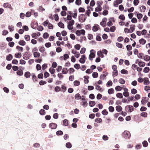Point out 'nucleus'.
Segmentation results:
<instances>
[{"instance_id": "obj_36", "label": "nucleus", "mask_w": 150, "mask_h": 150, "mask_svg": "<svg viewBox=\"0 0 150 150\" xmlns=\"http://www.w3.org/2000/svg\"><path fill=\"white\" fill-rule=\"evenodd\" d=\"M102 114L104 115H106L108 114V112L107 110L105 109L101 112Z\"/></svg>"}, {"instance_id": "obj_3", "label": "nucleus", "mask_w": 150, "mask_h": 150, "mask_svg": "<svg viewBox=\"0 0 150 150\" xmlns=\"http://www.w3.org/2000/svg\"><path fill=\"white\" fill-rule=\"evenodd\" d=\"M127 107H128V111L130 112H132V111L134 110V108H133L132 105H129L125 106V109L126 111V108Z\"/></svg>"}, {"instance_id": "obj_37", "label": "nucleus", "mask_w": 150, "mask_h": 150, "mask_svg": "<svg viewBox=\"0 0 150 150\" xmlns=\"http://www.w3.org/2000/svg\"><path fill=\"white\" fill-rule=\"evenodd\" d=\"M92 76L93 78H96L98 77V74L97 72H94L92 73Z\"/></svg>"}, {"instance_id": "obj_12", "label": "nucleus", "mask_w": 150, "mask_h": 150, "mask_svg": "<svg viewBox=\"0 0 150 150\" xmlns=\"http://www.w3.org/2000/svg\"><path fill=\"white\" fill-rule=\"evenodd\" d=\"M97 55L99 57H100L101 58H103L104 57L102 52L101 50H99L97 52Z\"/></svg>"}, {"instance_id": "obj_19", "label": "nucleus", "mask_w": 150, "mask_h": 150, "mask_svg": "<svg viewBox=\"0 0 150 150\" xmlns=\"http://www.w3.org/2000/svg\"><path fill=\"white\" fill-rule=\"evenodd\" d=\"M24 76L27 78L30 77L31 74L29 71H26L24 74Z\"/></svg>"}, {"instance_id": "obj_55", "label": "nucleus", "mask_w": 150, "mask_h": 150, "mask_svg": "<svg viewBox=\"0 0 150 150\" xmlns=\"http://www.w3.org/2000/svg\"><path fill=\"white\" fill-rule=\"evenodd\" d=\"M118 18L119 19L122 20V21L124 20L125 19V17L123 14H121L119 16Z\"/></svg>"}, {"instance_id": "obj_15", "label": "nucleus", "mask_w": 150, "mask_h": 150, "mask_svg": "<svg viewBox=\"0 0 150 150\" xmlns=\"http://www.w3.org/2000/svg\"><path fill=\"white\" fill-rule=\"evenodd\" d=\"M75 98L77 100L81 99V96L79 93H76L74 96Z\"/></svg>"}, {"instance_id": "obj_30", "label": "nucleus", "mask_w": 150, "mask_h": 150, "mask_svg": "<svg viewBox=\"0 0 150 150\" xmlns=\"http://www.w3.org/2000/svg\"><path fill=\"white\" fill-rule=\"evenodd\" d=\"M68 71L67 68H64L62 69V73L63 74H66L68 72Z\"/></svg>"}, {"instance_id": "obj_32", "label": "nucleus", "mask_w": 150, "mask_h": 150, "mask_svg": "<svg viewBox=\"0 0 150 150\" xmlns=\"http://www.w3.org/2000/svg\"><path fill=\"white\" fill-rule=\"evenodd\" d=\"M122 94L121 93H118L116 94V96L117 98H123V96Z\"/></svg>"}, {"instance_id": "obj_40", "label": "nucleus", "mask_w": 150, "mask_h": 150, "mask_svg": "<svg viewBox=\"0 0 150 150\" xmlns=\"http://www.w3.org/2000/svg\"><path fill=\"white\" fill-rule=\"evenodd\" d=\"M121 73L122 74H127L128 72V71L125 69H122L121 70Z\"/></svg>"}, {"instance_id": "obj_41", "label": "nucleus", "mask_w": 150, "mask_h": 150, "mask_svg": "<svg viewBox=\"0 0 150 150\" xmlns=\"http://www.w3.org/2000/svg\"><path fill=\"white\" fill-rule=\"evenodd\" d=\"M32 74V76L33 80V81L35 80L36 81H37L38 79L37 78L36 76L35 75V74L33 73Z\"/></svg>"}, {"instance_id": "obj_28", "label": "nucleus", "mask_w": 150, "mask_h": 150, "mask_svg": "<svg viewBox=\"0 0 150 150\" xmlns=\"http://www.w3.org/2000/svg\"><path fill=\"white\" fill-rule=\"evenodd\" d=\"M108 92L109 94L110 95L114 93V90L112 88H110L108 90Z\"/></svg>"}, {"instance_id": "obj_46", "label": "nucleus", "mask_w": 150, "mask_h": 150, "mask_svg": "<svg viewBox=\"0 0 150 150\" xmlns=\"http://www.w3.org/2000/svg\"><path fill=\"white\" fill-rule=\"evenodd\" d=\"M54 91L56 92H58L61 91V88L59 86H56L55 87Z\"/></svg>"}, {"instance_id": "obj_24", "label": "nucleus", "mask_w": 150, "mask_h": 150, "mask_svg": "<svg viewBox=\"0 0 150 150\" xmlns=\"http://www.w3.org/2000/svg\"><path fill=\"white\" fill-rule=\"evenodd\" d=\"M66 147L68 149H70L72 147V144L70 142H68L66 144Z\"/></svg>"}, {"instance_id": "obj_44", "label": "nucleus", "mask_w": 150, "mask_h": 150, "mask_svg": "<svg viewBox=\"0 0 150 150\" xmlns=\"http://www.w3.org/2000/svg\"><path fill=\"white\" fill-rule=\"evenodd\" d=\"M54 20L55 21H58L59 18L57 13H55L54 15Z\"/></svg>"}, {"instance_id": "obj_20", "label": "nucleus", "mask_w": 150, "mask_h": 150, "mask_svg": "<svg viewBox=\"0 0 150 150\" xmlns=\"http://www.w3.org/2000/svg\"><path fill=\"white\" fill-rule=\"evenodd\" d=\"M83 16H85V14H81L79 15L78 18L80 22H82V21L83 20Z\"/></svg>"}, {"instance_id": "obj_26", "label": "nucleus", "mask_w": 150, "mask_h": 150, "mask_svg": "<svg viewBox=\"0 0 150 150\" xmlns=\"http://www.w3.org/2000/svg\"><path fill=\"white\" fill-rule=\"evenodd\" d=\"M49 36V35L47 32L45 33L43 35V37L45 39H47Z\"/></svg>"}, {"instance_id": "obj_60", "label": "nucleus", "mask_w": 150, "mask_h": 150, "mask_svg": "<svg viewBox=\"0 0 150 150\" xmlns=\"http://www.w3.org/2000/svg\"><path fill=\"white\" fill-rule=\"evenodd\" d=\"M49 71L51 74H53L55 71V70L54 68H50L49 69Z\"/></svg>"}, {"instance_id": "obj_42", "label": "nucleus", "mask_w": 150, "mask_h": 150, "mask_svg": "<svg viewBox=\"0 0 150 150\" xmlns=\"http://www.w3.org/2000/svg\"><path fill=\"white\" fill-rule=\"evenodd\" d=\"M108 73L106 72V74H101L100 76V79H104L105 78H106V76L108 75Z\"/></svg>"}, {"instance_id": "obj_33", "label": "nucleus", "mask_w": 150, "mask_h": 150, "mask_svg": "<svg viewBox=\"0 0 150 150\" xmlns=\"http://www.w3.org/2000/svg\"><path fill=\"white\" fill-rule=\"evenodd\" d=\"M21 52H18L15 54V57L17 58H19L21 57Z\"/></svg>"}, {"instance_id": "obj_16", "label": "nucleus", "mask_w": 150, "mask_h": 150, "mask_svg": "<svg viewBox=\"0 0 150 150\" xmlns=\"http://www.w3.org/2000/svg\"><path fill=\"white\" fill-rule=\"evenodd\" d=\"M18 44L22 46H24L26 44V42L23 40H20L18 42Z\"/></svg>"}, {"instance_id": "obj_4", "label": "nucleus", "mask_w": 150, "mask_h": 150, "mask_svg": "<svg viewBox=\"0 0 150 150\" xmlns=\"http://www.w3.org/2000/svg\"><path fill=\"white\" fill-rule=\"evenodd\" d=\"M86 57L85 55H83L81 56V57L79 60V62L81 64H84L85 61Z\"/></svg>"}, {"instance_id": "obj_52", "label": "nucleus", "mask_w": 150, "mask_h": 150, "mask_svg": "<svg viewBox=\"0 0 150 150\" xmlns=\"http://www.w3.org/2000/svg\"><path fill=\"white\" fill-rule=\"evenodd\" d=\"M25 39L27 41H29L30 40V37L29 35H26L24 36Z\"/></svg>"}, {"instance_id": "obj_14", "label": "nucleus", "mask_w": 150, "mask_h": 150, "mask_svg": "<svg viewBox=\"0 0 150 150\" xmlns=\"http://www.w3.org/2000/svg\"><path fill=\"white\" fill-rule=\"evenodd\" d=\"M122 108L120 105H117L116 107V110L118 112H121L122 110Z\"/></svg>"}, {"instance_id": "obj_8", "label": "nucleus", "mask_w": 150, "mask_h": 150, "mask_svg": "<svg viewBox=\"0 0 150 150\" xmlns=\"http://www.w3.org/2000/svg\"><path fill=\"white\" fill-rule=\"evenodd\" d=\"M84 79V83L85 84H86L89 82L88 79L89 77L88 76H84L83 77Z\"/></svg>"}, {"instance_id": "obj_9", "label": "nucleus", "mask_w": 150, "mask_h": 150, "mask_svg": "<svg viewBox=\"0 0 150 150\" xmlns=\"http://www.w3.org/2000/svg\"><path fill=\"white\" fill-rule=\"evenodd\" d=\"M13 58V55L11 54H9L6 56V59L8 61H11Z\"/></svg>"}, {"instance_id": "obj_63", "label": "nucleus", "mask_w": 150, "mask_h": 150, "mask_svg": "<svg viewBox=\"0 0 150 150\" xmlns=\"http://www.w3.org/2000/svg\"><path fill=\"white\" fill-rule=\"evenodd\" d=\"M64 58L63 60H65L69 58V55L68 54H65L63 55Z\"/></svg>"}, {"instance_id": "obj_11", "label": "nucleus", "mask_w": 150, "mask_h": 150, "mask_svg": "<svg viewBox=\"0 0 150 150\" xmlns=\"http://www.w3.org/2000/svg\"><path fill=\"white\" fill-rule=\"evenodd\" d=\"M23 71L21 69H19L16 72L17 75L19 76H22L23 74Z\"/></svg>"}, {"instance_id": "obj_18", "label": "nucleus", "mask_w": 150, "mask_h": 150, "mask_svg": "<svg viewBox=\"0 0 150 150\" xmlns=\"http://www.w3.org/2000/svg\"><path fill=\"white\" fill-rule=\"evenodd\" d=\"M33 55L35 58H38L40 56V54L38 52H33Z\"/></svg>"}, {"instance_id": "obj_48", "label": "nucleus", "mask_w": 150, "mask_h": 150, "mask_svg": "<svg viewBox=\"0 0 150 150\" xmlns=\"http://www.w3.org/2000/svg\"><path fill=\"white\" fill-rule=\"evenodd\" d=\"M131 93L132 94H135L137 93V91L136 89L133 88L131 90Z\"/></svg>"}, {"instance_id": "obj_39", "label": "nucleus", "mask_w": 150, "mask_h": 150, "mask_svg": "<svg viewBox=\"0 0 150 150\" xmlns=\"http://www.w3.org/2000/svg\"><path fill=\"white\" fill-rule=\"evenodd\" d=\"M63 124L64 126H67L69 124L68 120L66 119L63 120Z\"/></svg>"}, {"instance_id": "obj_45", "label": "nucleus", "mask_w": 150, "mask_h": 150, "mask_svg": "<svg viewBox=\"0 0 150 150\" xmlns=\"http://www.w3.org/2000/svg\"><path fill=\"white\" fill-rule=\"evenodd\" d=\"M126 47L127 51H129L132 49V46L130 45H128L126 46Z\"/></svg>"}, {"instance_id": "obj_29", "label": "nucleus", "mask_w": 150, "mask_h": 150, "mask_svg": "<svg viewBox=\"0 0 150 150\" xmlns=\"http://www.w3.org/2000/svg\"><path fill=\"white\" fill-rule=\"evenodd\" d=\"M142 144H143V146L144 147H147L148 145V142L146 140L143 141L142 142Z\"/></svg>"}, {"instance_id": "obj_31", "label": "nucleus", "mask_w": 150, "mask_h": 150, "mask_svg": "<svg viewBox=\"0 0 150 150\" xmlns=\"http://www.w3.org/2000/svg\"><path fill=\"white\" fill-rule=\"evenodd\" d=\"M102 8L101 7L97 6L95 8V11L96 12H98L102 11Z\"/></svg>"}, {"instance_id": "obj_7", "label": "nucleus", "mask_w": 150, "mask_h": 150, "mask_svg": "<svg viewBox=\"0 0 150 150\" xmlns=\"http://www.w3.org/2000/svg\"><path fill=\"white\" fill-rule=\"evenodd\" d=\"M144 84L145 85H149L150 83V81L147 77L144 78Z\"/></svg>"}, {"instance_id": "obj_17", "label": "nucleus", "mask_w": 150, "mask_h": 150, "mask_svg": "<svg viewBox=\"0 0 150 150\" xmlns=\"http://www.w3.org/2000/svg\"><path fill=\"white\" fill-rule=\"evenodd\" d=\"M145 64V63L144 62L140 61L138 62L139 66L141 67H144Z\"/></svg>"}, {"instance_id": "obj_6", "label": "nucleus", "mask_w": 150, "mask_h": 150, "mask_svg": "<svg viewBox=\"0 0 150 150\" xmlns=\"http://www.w3.org/2000/svg\"><path fill=\"white\" fill-rule=\"evenodd\" d=\"M57 125L56 123L53 122L50 123L49 125V127L52 129H56L57 127Z\"/></svg>"}, {"instance_id": "obj_56", "label": "nucleus", "mask_w": 150, "mask_h": 150, "mask_svg": "<svg viewBox=\"0 0 150 150\" xmlns=\"http://www.w3.org/2000/svg\"><path fill=\"white\" fill-rule=\"evenodd\" d=\"M74 47L76 50H79L81 48V45L79 44H77L74 45Z\"/></svg>"}, {"instance_id": "obj_49", "label": "nucleus", "mask_w": 150, "mask_h": 150, "mask_svg": "<svg viewBox=\"0 0 150 150\" xmlns=\"http://www.w3.org/2000/svg\"><path fill=\"white\" fill-rule=\"evenodd\" d=\"M115 90L116 91H121L122 88L120 86H117L115 87Z\"/></svg>"}, {"instance_id": "obj_61", "label": "nucleus", "mask_w": 150, "mask_h": 150, "mask_svg": "<svg viewBox=\"0 0 150 150\" xmlns=\"http://www.w3.org/2000/svg\"><path fill=\"white\" fill-rule=\"evenodd\" d=\"M49 21L48 20H47L45 21H44L42 24L44 26H46L47 25L49 24Z\"/></svg>"}, {"instance_id": "obj_23", "label": "nucleus", "mask_w": 150, "mask_h": 150, "mask_svg": "<svg viewBox=\"0 0 150 150\" xmlns=\"http://www.w3.org/2000/svg\"><path fill=\"white\" fill-rule=\"evenodd\" d=\"M144 59L145 61H148L150 60V56L146 55L144 57Z\"/></svg>"}, {"instance_id": "obj_25", "label": "nucleus", "mask_w": 150, "mask_h": 150, "mask_svg": "<svg viewBox=\"0 0 150 150\" xmlns=\"http://www.w3.org/2000/svg\"><path fill=\"white\" fill-rule=\"evenodd\" d=\"M3 6L6 8H9L11 6V4L8 3H5L3 4Z\"/></svg>"}, {"instance_id": "obj_53", "label": "nucleus", "mask_w": 150, "mask_h": 150, "mask_svg": "<svg viewBox=\"0 0 150 150\" xmlns=\"http://www.w3.org/2000/svg\"><path fill=\"white\" fill-rule=\"evenodd\" d=\"M112 82L111 80L108 81L106 83V86L107 87H109L112 85Z\"/></svg>"}, {"instance_id": "obj_47", "label": "nucleus", "mask_w": 150, "mask_h": 150, "mask_svg": "<svg viewBox=\"0 0 150 150\" xmlns=\"http://www.w3.org/2000/svg\"><path fill=\"white\" fill-rule=\"evenodd\" d=\"M143 15L141 13H138L137 14V18L139 19H140L143 17Z\"/></svg>"}, {"instance_id": "obj_27", "label": "nucleus", "mask_w": 150, "mask_h": 150, "mask_svg": "<svg viewBox=\"0 0 150 150\" xmlns=\"http://www.w3.org/2000/svg\"><path fill=\"white\" fill-rule=\"evenodd\" d=\"M150 70V68L148 67H145L143 69V72L145 73H147Z\"/></svg>"}, {"instance_id": "obj_57", "label": "nucleus", "mask_w": 150, "mask_h": 150, "mask_svg": "<svg viewBox=\"0 0 150 150\" xmlns=\"http://www.w3.org/2000/svg\"><path fill=\"white\" fill-rule=\"evenodd\" d=\"M85 11V9L83 8L80 7L79 8V11L80 13H84Z\"/></svg>"}, {"instance_id": "obj_59", "label": "nucleus", "mask_w": 150, "mask_h": 150, "mask_svg": "<svg viewBox=\"0 0 150 150\" xmlns=\"http://www.w3.org/2000/svg\"><path fill=\"white\" fill-rule=\"evenodd\" d=\"M74 67L77 69H78L81 68L80 65L78 64H74Z\"/></svg>"}, {"instance_id": "obj_13", "label": "nucleus", "mask_w": 150, "mask_h": 150, "mask_svg": "<svg viewBox=\"0 0 150 150\" xmlns=\"http://www.w3.org/2000/svg\"><path fill=\"white\" fill-rule=\"evenodd\" d=\"M70 21L68 22V21H67V23L68 25H70V26H71L72 28V26L74 25L75 22L74 20L72 19Z\"/></svg>"}, {"instance_id": "obj_1", "label": "nucleus", "mask_w": 150, "mask_h": 150, "mask_svg": "<svg viewBox=\"0 0 150 150\" xmlns=\"http://www.w3.org/2000/svg\"><path fill=\"white\" fill-rule=\"evenodd\" d=\"M122 136L123 137L126 139H129L131 137V134L129 131L126 130L123 132Z\"/></svg>"}, {"instance_id": "obj_54", "label": "nucleus", "mask_w": 150, "mask_h": 150, "mask_svg": "<svg viewBox=\"0 0 150 150\" xmlns=\"http://www.w3.org/2000/svg\"><path fill=\"white\" fill-rule=\"evenodd\" d=\"M95 121L96 122L100 123L102 122V120L101 118H97L95 120Z\"/></svg>"}, {"instance_id": "obj_22", "label": "nucleus", "mask_w": 150, "mask_h": 150, "mask_svg": "<svg viewBox=\"0 0 150 150\" xmlns=\"http://www.w3.org/2000/svg\"><path fill=\"white\" fill-rule=\"evenodd\" d=\"M96 104V103L94 101H90L89 103V105L91 107L94 106Z\"/></svg>"}, {"instance_id": "obj_51", "label": "nucleus", "mask_w": 150, "mask_h": 150, "mask_svg": "<svg viewBox=\"0 0 150 150\" xmlns=\"http://www.w3.org/2000/svg\"><path fill=\"white\" fill-rule=\"evenodd\" d=\"M115 30L116 27L115 26H112L110 28V31L111 32H114Z\"/></svg>"}, {"instance_id": "obj_10", "label": "nucleus", "mask_w": 150, "mask_h": 150, "mask_svg": "<svg viewBox=\"0 0 150 150\" xmlns=\"http://www.w3.org/2000/svg\"><path fill=\"white\" fill-rule=\"evenodd\" d=\"M139 42L142 45H144L145 44L146 41L144 39L141 38L139 40Z\"/></svg>"}, {"instance_id": "obj_2", "label": "nucleus", "mask_w": 150, "mask_h": 150, "mask_svg": "<svg viewBox=\"0 0 150 150\" xmlns=\"http://www.w3.org/2000/svg\"><path fill=\"white\" fill-rule=\"evenodd\" d=\"M107 19L106 18H104L102 19V21L100 23V25L103 27H105L106 26V22Z\"/></svg>"}, {"instance_id": "obj_64", "label": "nucleus", "mask_w": 150, "mask_h": 150, "mask_svg": "<svg viewBox=\"0 0 150 150\" xmlns=\"http://www.w3.org/2000/svg\"><path fill=\"white\" fill-rule=\"evenodd\" d=\"M47 83L46 81L41 80L39 82V85L40 86L43 85Z\"/></svg>"}, {"instance_id": "obj_38", "label": "nucleus", "mask_w": 150, "mask_h": 150, "mask_svg": "<svg viewBox=\"0 0 150 150\" xmlns=\"http://www.w3.org/2000/svg\"><path fill=\"white\" fill-rule=\"evenodd\" d=\"M39 113L41 115H44L45 114L46 112L44 109H41L39 111Z\"/></svg>"}, {"instance_id": "obj_34", "label": "nucleus", "mask_w": 150, "mask_h": 150, "mask_svg": "<svg viewBox=\"0 0 150 150\" xmlns=\"http://www.w3.org/2000/svg\"><path fill=\"white\" fill-rule=\"evenodd\" d=\"M80 82L79 81L75 80L74 82V85L75 86H78L80 85Z\"/></svg>"}, {"instance_id": "obj_62", "label": "nucleus", "mask_w": 150, "mask_h": 150, "mask_svg": "<svg viewBox=\"0 0 150 150\" xmlns=\"http://www.w3.org/2000/svg\"><path fill=\"white\" fill-rule=\"evenodd\" d=\"M108 109L109 111L110 112H113L114 111V108L112 106H110L108 108Z\"/></svg>"}, {"instance_id": "obj_58", "label": "nucleus", "mask_w": 150, "mask_h": 150, "mask_svg": "<svg viewBox=\"0 0 150 150\" xmlns=\"http://www.w3.org/2000/svg\"><path fill=\"white\" fill-rule=\"evenodd\" d=\"M118 72L117 70H116L112 72V76L113 77L117 76L118 75Z\"/></svg>"}, {"instance_id": "obj_35", "label": "nucleus", "mask_w": 150, "mask_h": 150, "mask_svg": "<svg viewBox=\"0 0 150 150\" xmlns=\"http://www.w3.org/2000/svg\"><path fill=\"white\" fill-rule=\"evenodd\" d=\"M63 132L61 130H58L56 132V134L57 136L62 135L63 134Z\"/></svg>"}, {"instance_id": "obj_5", "label": "nucleus", "mask_w": 150, "mask_h": 150, "mask_svg": "<svg viewBox=\"0 0 150 150\" xmlns=\"http://www.w3.org/2000/svg\"><path fill=\"white\" fill-rule=\"evenodd\" d=\"M100 27L99 25L97 24H95L92 27V30L94 32L97 31L99 29Z\"/></svg>"}, {"instance_id": "obj_21", "label": "nucleus", "mask_w": 150, "mask_h": 150, "mask_svg": "<svg viewBox=\"0 0 150 150\" xmlns=\"http://www.w3.org/2000/svg\"><path fill=\"white\" fill-rule=\"evenodd\" d=\"M57 25L58 26L61 28H64V24L61 21L58 23Z\"/></svg>"}, {"instance_id": "obj_43", "label": "nucleus", "mask_w": 150, "mask_h": 150, "mask_svg": "<svg viewBox=\"0 0 150 150\" xmlns=\"http://www.w3.org/2000/svg\"><path fill=\"white\" fill-rule=\"evenodd\" d=\"M118 81L119 82L122 84H124L125 83V81L122 78L120 79Z\"/></svg>"}, {"instance_id": "obj_50", "label": "nucleus", "mask_w": 150, "mask_h": 150, "mask_svg": "<svg viewBox=\"0 0 150 150\" xmlns=\"http://www.w3.org/2000/svg\"><path fill=\"white\" fill-rule=\"evenodd\" d=\"M13 70L14 71L18 70L19 67L17 66H13L12 67Z\"/></svg>"}]
</instances>
